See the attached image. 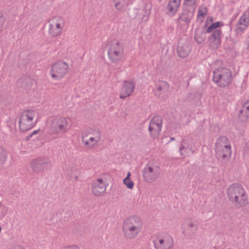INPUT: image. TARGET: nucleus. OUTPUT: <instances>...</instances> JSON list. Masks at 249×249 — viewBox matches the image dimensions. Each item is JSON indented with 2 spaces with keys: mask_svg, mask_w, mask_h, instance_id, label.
<instances>
[{
  "mask_svg": "<svg viewBox=\"0 0 249 249\" xmlns=\"http://www.w3.org/2000/svg\"><path fill=\"white\" fill-rule=\"evenodd\" d=\"M142 228V221L137 216H131L126 218L123 225V232L124 236L128 239H133L141 232Z\"/></svg>",
  "mask_w": 249,
  "mask_h": 249,
  "instance_id": "obj_1",
  "label": "nucleus"
},
{
  "mask_svg": "<svg viewBox=\"0 0 249 249\" xmlns=\"http://www.w3.org/2000/svg\"><path fill=\"white\" fill-rule=\"evenodd\" d=\"M227 195L229 200L238 207L246 205L248 199L243 187L238 184H233L227 189Z\"/></svg>",
  "mask_w": 249,
  "mask_h": 249,
  "instance_id": "obj_2",
  "label": "nucleus"
},
{
  "mask_svg": "<svg viewBox=\"0 0 249 249\" xmlns=\"http://www.w3.org/2000/svg\"><path fill=\"white\" fill-rule=\"evenodd\" d=\"M68 120L62 116L50 117L47 121V127L51 133H65L68 130Z\"/></svg>",
  "mask_w": 249,
  "mask_h": 249,
  "instance_id": "obj_3",
  "label": "nucleus"
},
{
  "mask_svg": "<svg viewBox=\"0 0 249 249\" xmlns=\"http://www.w3.org/2000/svg\"><path fill=\"white\" fill-rule=\"evenodd\" d=\"M213 80L217 86L221 88L226 87L231 82V72L226 68H218L213 71Z\"/></svg>",
  "mask_w": 249,
  "mask_h": 249,
  "instance_id": "obj_4",
  "label": "nucleus"
},
{
  "mask_svg": "<svg viewBox=\"0 0 249 249\" xmlns=\"http://www.w3.org/2000/svg\"><path fill=\"white\" fill-rule=\"evenodd\" d=\"M107 47L108 56L110 61L116 63L121 60L124 54L122 44L117 40H113L107 43Z\"/></svg>",
  "mask_w": 249,
  "mask_h": 249,
  "instance_id": "obj_5",
  "label": "nucleus"
},
{
  "mask_svg": "<svg viewBox=\"0 0 249 249\" xmlns=\"http://www.w3.org/2000/svg\"><path fill=\"white\" fill-rule=\"evenodd\" d=\"M222 25L221 22L217 21L212 23L207 29V33H212L209 40L211 47L213 49L217 48L220 44L221 31L218 28Z\"/></svg>",
  "mask_w": 249,
  "mask_h": 249,
  "instance_id": "obj_6",
  "label": "nucleus"
},
{
  "mask_svg": "<svg viewBox=\"0 0 249 249\" xmlns=\"http://www.w3.org/2000/svg\"><path fill=\"white\" fill-rule=\"evenodd\" d=\"M215 152L217 156L223 159L230 157L231 150V145L225 137L219 138L216 143Z\"/></svg>",
  "mask_w": 249,
  "mask_h": 249,
  "instance_id": "obj_7",
  "label": "nucleus"
},
{
  "mask_svg": "<svg viewBox=\"0 0 249 249\" xmlns=\"http://www.w3.org/2000/svg\"><path fill=\"white\" fill-rule=\"evenodd\" d=\"M36 116V112L34 110L24 111L19 120V126L20 130L26 131L31 129L35 125L33 120Z\"/></svg>",
  "mask_w": 249,
  "mask_h": 249,
  "instance_id": "obj_8",
  "label": "nucleus"
},
{
  "mask_svg": "<svg viewBox=\"0 0 249 249\" xmlns=\"http://www.w3.org/2000/svg\"><path fill=\"white\" fill-rule=\"evenodd\" d=\"M160 174V167L156 164H149L142 171L144 180L147 183H153L156 181Z\"/></svg>",
  "mask_w": 249,
  "mask_h": 249,
  "instance_id": "obj_9",
  "label": "nucleus"
},
{
  "mask_svg": "<svg viewBox=\"0 0 249 249\" xmlns=\"http://www.w3.org/2000/svg\"><path fill=\"white\" fill-rule=\"evenodd\" d=\"M155 249H172L174 247V240L168 234L158 235L153 240Z\"/></svg>",
  "mask_w": 249,
  "mask_h": 249,
  "instance_id": "obj_10",
  "label": "nucleus"
},
{
  "mask_svg": "<svg viewBox=\"0 0 249 249\" xmlns=\"http://www.w3.org/2000/svg\"><path fill=\"white\" fill-rule=\"evenodd\" d=\"M68 69L69 66L66 62L59 61L52 66L51 76L54 80L60 79L68 72Z\"/></svg>",
  "mask_w": 249,
  "mask_h": 249,
  "instance_id": "obj_11",
  "label": "nucleus"
},
{
  "mask_svg": "<svg viewBox=\"0 0 249 249\" xmlns=\"http://www.w3.org/2000/svg\"><path fill=\"white\" fill-rule=\"evenodd\" d=\"M65 25L64 19L60 17H55L49 20V33L53 36L59 35Z\"/></svg>",
  "mask_w": 249,
  "mask_h": 249,
  "instance_id": "obj_12",
  "label": "nucleus"
},
{
  "mask_svg": "<svg viewBox=\"0 0 249 249\" xmlns=\"http://www.w3.org/2000/svg\"><path fill=\"white\" fill-rule=\"evenodd\" d=\"M52 167L51 160L46 157L39 158L33 161L31 168L36 173L50 169Z\"/></svg>",
  "mask_w": 249,
  "mask_h": 249,
  "instance_id": "obj_13",
  "label": "nucleus"
},
{
  "mask_svg": "<svg viewBox=\"0 0 249 249\" xmlns=\"http://www.w3.org/2000/svg\"><path fill=\"white\" fill-rule=\"evenodd\" d=\"M178 151L180 155L183 157L194 153L195 147L193 140L189 138H184L179 146Z\"/></svg>",
  "mask_w": 249,
  "mask_h": 249,
  "instance_id": "obj_14",
  "label": "nucleus"
},
{
  "mask_svg": "<svg viewBox=\"0 0 249 249\" xmlns=\"http://www.w3.org/2000/svg\"><path fill=\"white\" fill-rule=\"evenodd\" d=\"M161 117L160 116H155L153 117L151 120L149 125V132L153 138L158 136L161 131Z\"/></svg>",
  "mask_w": 249,
  "mask_h": 249,
  "instance_id": "obj_15",
  "label": "nucleus"
},
{
  "mask_svg": "<svg viewBox=\"0 0 249 249\" xmlns=\"http://www.w3.org/2000/svg\"><path fill=\"white\" fill-rule=\"evenodd\" d=\"M108 183L105 179L98 178L93 181L91 186V191L93 195L100 196L104 194L106 191Z\"/></svg>",
  "mask_w": 249,
  "mask_h": 249,
  "instance_id": "obj_16",
  "label": "nucleus"
},
{
  "mask_svg": "<svg viewBox=\"0 0 249 249\" xmlns=\"http://www.w3.org/2000/svg\"><path fill=\"white\" fill-rule=\"evenodd\" d=\"M181 228L182 233L185 235L194 234L198 230L197 222L192 220H186L182 224Z\"/></svg>",
  "mask_w": 249,
  "mask_h": 249,
  "instance_id": "obj_17",
  "label": "nucleus"
},
{
  "mask_svg": "<svg viewBox=\"0 0 249 249\" xmlns=\"http://www.w3.org/2000/svg\"><path fill=\"white\" fill-rule=\"evenodd\" d=\"M135 86V84L132 82H124L121 89L120 97L124 99L130 96L134 91Z\"/></svg>",
  "mask_w": 249,
  "mask_h": 249,
  "instance_id": "obj_18",
  "label": "nucleus"
},
{
  "mask_svg": "<svg viewBox=\"0 0 249 249\" xmlns=\"http://www.w3.org/2000/svg\"><path fill=\"white\" fill-rule=\"evenodd\" d=\"M249 24V12H245L240 17L237 24L236 32L240 33L244 31Z\"/></svg>",
  "mask_w": 249,
  "mask_h": 249,
  "instance_id": "obj_19",
  "label": "nucleus"
},
{
  "mask_svg": "<svg viewBox=\"0 0 249 249\" xmlns=\"http://www.w3.org/2000/svg\"><path fill=\"white\" fill-rule=\"evenodd\" d=\"M169 85L164 81H160L156 85V89L155 90V95L160 97L165 94L168 90Z\"/></svg>",
  "mask_w": 249,
  "mask_h": 249,
  "instance_id": "obj_20",
  "label": "nucleus"
},
{
  "mask_svg": "<svg viewBox=\"0 0 249 249\" xmlns=\"http://www.w3.org/2000/svg\"><path fill=\"white\" fill-rule=\"evenodd\" d=\"M81 138L83 144L87 148H92L97 146L101 141V140L90 138L82 135Z\"/></svg>",
  "mask_w": 249,
  "mask_h": 249,
  "instance_id": "obj_21",
  "label": "nucleus"
},
{
  "mask_svg": "<svg viewBox=\"0 0 249 249\" xmlns=\"http://www.w3.org/2000/svg\"><path fill=\"white\" fill-rule=\"evenodd\" d=\"M180 4V0H170L167 6L168 12L173 16L177 12Z\"/></svg>",
  "mask_w": 249,
  "mask_h": 249,
  "instance_id": "obj_22",
  "label": "nucleus"
},
{
  "mask_svg": "<svg viewBox=\"0 0 249 249\" xmlns=\"http://www.w3.org/2000/svg\"><path fill=\"white\" fill-rule=\"evenodd\" d=\"M82 135H84L87 137L96 138L97 139L101 140V135L99 130L90 129L84 131L82 133Z\"/></svg>",
  "mask_w": 249,
  "mask_h": 249,
  "instance_id": "obj_23",
  "label": "nucleus"
},
{
  "mask_svg": "<svg viewBox=\"0 0 249 249\" xmlns=\"http://www.w3.org/2000/svg\"><path fill=\"white\" fill-rule=\"evenodd\" d=\"M190 48L186 45H180L178 44L177 47V52L178 55L182 58L187 57L190 53Z\"/></svg>",
  "mask_w": 249,
  "mask_h": 249,
  "instance_id": "obj_24",
  "label": "nucleus"
},
{
  "mask_svg": "<svg viewBox=\"0 0 249 249\" xmlns=\"http://www.w3.org/2000/svg\"><path fill=\"white\" fill-rule=\"evenodd\" d=\"M115 8L118 10H121L124 7L127 6L129 3V0H113Z\"/></svg>",
  "mask_w": 249,
  "mask_h": 249,
  "instance_id": "obj_25",
  "label": "nucleus"
},
{
  "mask_svg": "<svg viewBox=\"0 0 249 249\" xmlns=\"http://www.w3.org/2000/svg\"><path fill=\"white\" fill-rule=\"evenodd\" d=\"M193 16V14L191 12H188L187 11H184L183 13L180 16L179 18L183 21L185 23L188 24L190 20H191L192 17Z\"/></svg>",
  "mask_w": 249,
  "mask_h": 249,
  "instance_id": "obj_26",
  "label": "nucleus"
},
{
  "mask_svg": "<svg viewBox=\"0 0 249 249\" xmlns=\"http://www.w3.org/2000/svg\"><path fill=\"white\" fill-rule=\"evenodd\" d=\"M130 172L127 173L126 177L123 179V183L128 189H132L134 187V183L130 178Z\"/></svg>",
  "mask_w": 249,
  "mask_h": 249,
  "instance_id": "obj_27",
  "label": "nucleus"
},
{
  "mask_svg": "<svg viewBox=\"0 0 249 249\" xmlns=\"http://www.w3.org/2000/svg\"><path fill=\"white\" fill-rule=\"evenodd\" d=\"M6 158V152L4 149L0 147V168H1L4 164Z\"/></svg>",
  "mask_w": 249,
  "mask_h": 249,
  "instance_id": "obj_28",
  "label": "nucleus"
},
{
  "mask_svg": "<svg viewBox=\"0 0 249 249\" xmlns=\"http://www.w3.org/2000/svg\"><path fill=\"white\" fill-rule=\"evenodd\" d=\"M241 113L249 118V101L244 104Z\"/></svg>",
  "mask_w": 249,
  "mask_h": 249,
  "instance_id": "obj_29",
  "label": "nucleus"
},
{
  "mask_svg": "<svg viewBox=\"0 0 249 249\" xmlns=\"http://www.w3.org/2000/svg\"><path fill=\"white\" fill-rule=\"evenodd\" d=\"M207 13V9L206 7H202L200 8L198 12V16H203Z\"/></svg>",
  "mask_w": 249,
  "mask_h": 249,
  "instance_id": "obj_30",
  "label": "nucleus"
},
{
  "mask_svg": "<svg viewBox=\"0 0 249 249\" xmlns=\"http://www.w3.org/2000/svg\"><path fill=\"white\" fill-rule=\"evenodd\" d=\"M196 0H185L184 4L187 6H193L196 4Z\"/></svg>",
  "mask_w": 249,
  "mask_h": 249,
  "instance_id": "obj_31",
  "label": "nucleus"
},
{
  "mask_svg": "<svg viewBox=\"0 0 249 249\" xmlns=\"http://www.w3.org/2000/svg\"><path fill=\"white\" fill-rule=\"evenodd\" d=\"M4 21V18L3 16L0 15V30L1 29L2 27Z\"/></svg>",
  "mask_w": 249,
  "mask_h": 249,
  "instance_id": "obj_32",
  "label": "nucleus"
},
{
  "mask_svg": "<svg viewBox=\"0 0 249 249\" xmlns=\"http://www.w3.org/2000/svg\"><path fill=\"white\" fill-rule=\"evenodd\" d=\"M64 249H80V248L76 246L67 247L64 248Z\"/></svg>",
  "mask_w": 249,
  "mask_h": 249,
  "instance_id": "obj_33",
  "label": "nucleus"
},
{
  "mask_svg": "<svg viewBox=\"0 0 249 249\" xmlns=\"http://www.w3.org/2000/svg\"><path fill=\"white\" fill-rule=\"evenodd\" d=\"M38 132V130H35L30 135H29V137L31 138L32 137V136L33 135H35L36 134H37V133Z\"/></svg>",
  "mask_w": 249,
  "mask_h": 249,
  "instance_id": "obj_34",
  "label": "nucleus"
},
{
  "mask_svg": "<svg viewBox=\"0 0 249 249\" xmlns=\"http://www.w3.org/2000/svg\"><path fill=\"white\" fill-rule=\"evenodd\" d=\"M247 49L248 50H249V36H248V39L247 40Z\"/></svg>",
  "mask_w": 249,
  "mask_h": 249,
  "instance_id": "obj_35",
  "label": "nucleus"
},
{
  "mask_svg": "<svg viewBox=\"0 0 249 249\" xmlns=\"http://www.w3.org/2000/svg\"><path fill=\"white\" fill-rule=\"evenodd\" d=\"M13 249H25L23 247L21 246H16L13 248Z\"/></svg>",
  "mask_w": 249,
  "mask_h": 249,
  "instance_id": "obj_36",
  "label": "nucleus"
},
{
  "mask_svg": "<svg viewBox=\"0 0 249 249\" xmlns=\"http://www.w3.org/2000/svg\"><path fill=\"white\" fill-rule=\"evenodd\" d=\"M195 38H196V41H197L198 43H200L202 42V39L199 40V38H198L197 37V36H196Z\"/></svg>",
  "mask_w": 249,
  "mask_h": 249,
  "instance_id": "obj_37",
  "label": "nucleus"
},
{
  "mask_svg": "<svg viewBox=\"0 0 249 249\" xmlns=\"http://www.w3.org/2000/svg\"><path fill=\"white\" fill-rule=\"evenodd\" d=\"M175 140V138H171V140Z\"/></svg>",
  "mask_w": 249,
  "mask_h": 249,
  "instance_id": "obj_38",
  "label": "nucleus"
}]
</instances>
